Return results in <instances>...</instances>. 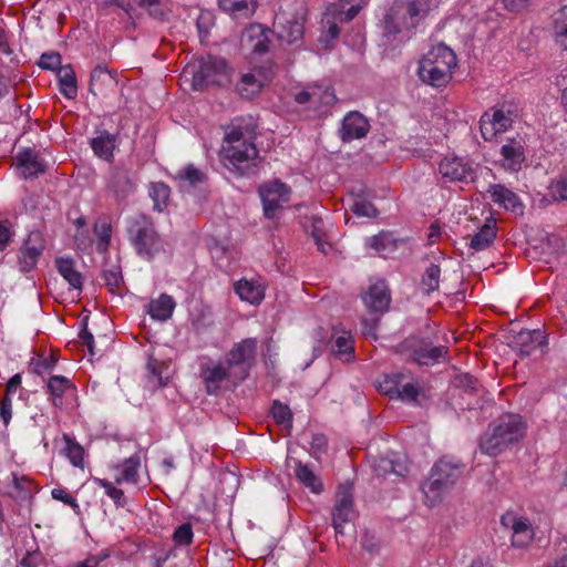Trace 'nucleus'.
<instances>
[{"label": "nucleus", "mask_w": 567, "mask_h": 567, "mask_svg": "<svg viewBox=\"0 0 567 567\" xmlns=\"http://www.w3.org/2000/svg\"><path fill=\"white\" fill-rule=\"evenodd\" d=\"M430 10V0H394L378 23L382 45L392 51L403 47Z\"/></svg>", "instance_id": "obj_1"}, {"label": "nucleus", "mask_w": 567, "mask_h": 567, "mask_svg": "<svg viewBox=\"0 0 567 567\" xmlns=\"http://www.w3.org/2000/svg\"><path fill=\"white\" fill-rule=\"evenodd\" d=\"M526 422L515 413H505L488 425L480 442L482 453L496 456L526 434Z\"/></svg>", "instance_id": "obj_2"}, {"label": "nucleus", "mask_w": 567, "mask_h": 567, "mask_svg": "<svg viewBox=\"0 0 567 567\" xmlns=\"http://www.w3.org/2000/svg\"><path fill=\"white\" fill-rule=\"evenodd\" d=\"M225 143L220 152L224 166L238 176L256 174L260 159L255 143L245 140L240 128L227 133Z\"/></svg>", "instance_id": "obj_3"}, {"label": "nucleus", "mask_w": 567, "mask_h": 567, "mask_svg": "<svg viewBox=\"0 0 567 567\" xmlns=\"http://www.w3.org/2000/svg\"><path fill=\"white\" fill-rule=\"evenodd\" d=\"M466 464L461 460L444 455L432 466L427 480L422 484V491L432 504L441 501L458 480L464 475Z\"/></svg>", "instance_id": "obj_4"}, {"label": "nucleus", "mask_w": 567, "mask_h": 567, "mask_svg": "<svg viewBox=\"0 0 567 567\" xmlns=\"http://www.w3.org/2000/svg\"><path fill=\"white\" fill-rule=\"evenodd\" d=\"M456 54L444 43L434 45L420 60L417 75L431 86H445L452 79V70L456 66Z\"/></svg>", "instance_id": "obj_5"}, {"label": "nucleus", "mask_w": 567, "mask_h": 567, "mask_svg": "<svg viewBox=\"0 0 567 567\" xmlns=\"http://www.w3.org/2000/svg\"><path fill=\"white\" fill-rule=\"evenodd\" d=\"M126 234L136 254L152 260L164 248L163 239L150 216L138 214L126 220Z\"/></svg>", "instance_id": "obj_6"}, {"label": "nucleus", "mask_w": 567, "mask_h": 567, "mask_svg": "<svg viewBox=\"0 0 567 567\" xmlns=\"http://www.w3.org/2000/svg\"><path fill=\"white\" fill-rule=\"evenodd\" d=\"M396 349L406 361L417 365L431 367L449 360V349L442 344L434 346L429 337L411 334Z\"/></svg>", "instance_id": "obj_7"}, {"label": "nucleus", "mask_w": 567, "mask_h": 567, "mask_svg": "<svg viewBox=\"0 0 567 567\" xmlns=\"http://www.w3.org/2000/svg\"><path fill=\"white\" fill-rule=\"evenodd\" d=\"M257 354V339L246 338L237 342L227 352L225 362L235 372V384L245 381L255 364Z\"/></svg>", "instance_id": "obj_8"}, {"label": "nucleus", "mask_w": 567, "mask_h": 567, "mask_svg": "<svg viewBox=\"0 0 567 567\" xmlns=\"http://www.w3.org/2000/svg\"><path fill=\"white\" fill-rule=\"evenodd\" d=\"M228 82V64L221 58L208 56L193 70V87L202 90L208 85H224Z\"/></svg>", "instance_id": "obj_9"}, {"label": "nucleus", "mask_w": 567, "mask_h": 567, "mask_svg": "<svg viewBox=\"0 0 567 567\" xmlns=\"http://www.w3.org/2000/svg\"><path fill=\"white\" fill-rule=\"evenodd\" d=\"M274 25L280 41H285L289 44L301 43L305 33L303 8L300 7V9L295 12L280 8L275 16Z\"/></svg>", "instance_id": "obj_10"}, {"label": "nucleus", "mask_w": 567, "mask_h": 567, "mask_svg": "<svg viewBox=\"0 0 567 567\" xmlns=\"http://www.w3.org/2000/svg\"><path fill=\"white\" fill-rule=\"evenodd\" d=\"M261 198L264 215L268 219L277 217V213L289 203L291 188L280 179L264 183L258 187Z\"/></svg>", "instance_id": "obj_11"}, {"label": "nucleus", "mask_w": 567, "mask_h": 567, "mask_svg": "<svg viewBox=\"0 0 567 567\" xmlns=\"http://www.w3.org/2000/svg\"><path fill=\"white\" fill-rule=\"evenodd\" d=\"M47 247L44 235L40 230L31 231L23 240L17 254V265L21 272L32 271Z\"/></svg>", "instance_id": "obj_12"}, {"label": "nucleus", "mask_w": 567, "mask_h": 567, "mask_svg": "<svg viewBox=\"0 0 567 567\" xmlns=\"http://www.w3.org/2000/svg\"><path fill=\"white\" fill-rule=\"evenodd\" d=\"M354 516L352 485L346 483L339 486L336 504L332 509V526L337 535H343V525Z\"/></svg>", "instance_id": "obj_13"}, {"label": "nucleus", "mask_w": 567, "mask_h": 567, "mask_svg": "<svg viewBox=\"0 0 567 567\" xmlns=\"http://www.w3.org/2000/svg\"><path fill=\"white\" fill-rule=\"evenodd\" d=\"M439 173L447 182H474L476 171L472 162L466 158L453 156L445 157L439 164Z\"/></svg>", "instance_id": "obj_14"}, {"label": "nucleus", "mask_w": 567, "mask_h": 567, "mask_svg": "<svg viewBox=\"0 0 567 567\" xmlns=\"http://www.w3.org/2000/svg\"><path fill=\"white\" fill-rule=\"evenodd\" d=\"M200 378L203 379L206 392L209 395L218 394L224 381H233L235 383V372L225 361H217L212 364H202Z\"/></svg>", "instance_id": "obj_15"}, {"label": "nucleus", "mask_w": 567, "mask_h": 567, "mask_svg": "<svg viewBox=\"0 0 567 567\" xmlns=\"http://www.w3.org/2000/svg\"><path fill=\"white\" fill-rule=\"evenodd\" d=\"M14 167L23 179H33L45 172V163L32 147L21 148L14 156Z\"/></svg>", "instance_id": "obj_16"}, {"label": "nucleus", "mask_w": 567, "mask_h": 567, "mask_svg": "<svg viewBox=\"0 0 567 567\" xmlns=\"http://www.w3.org/2000/svg\"><path fill=\"white\" fill-rule=\"evenodd\" d=\"M369 131V120L358 111H350L342 118L338 135L343 143H350L365 137Z\"/></svg>", "instance_id": "obj_17"}, {"label": "nucleus", "mask_w": 567, "mask_h": 567, "mask_svg": "<svg viewBox=\"0 0 567 567\" xmlns=\"http://www.w3.org/2000/svg\"><path fill=\"white\" fill-rule=\"evenodd\" d=\"M488 198L499 207L515 215L524 214V204L519 196L504 184H489L486 189Z\"/></svg>", "instance_id": "obj_18"}, {"label": "nucleus", "mask_w": 567, "mask_h": 567, "mask_svg": "<svg viewBox=\"0 0 567 567\" xmlns=\"http://www.w3.org/2000/svg\"><path fill=\"white\" fill-rule=\"evenodd\" d=\"M504 526L512 528V545L516 548H525L534 538V530L529 520L525 517H516L512 514L502 516Z\"/></svg>", "instance_id": "obj_19"}, {"label": "nucleus", "mask_w": 567, "mask_h": 567, "mask_svg": "<svg viewBox=\"0 0 567 567\" xmlns=\"http://www.w3.org/2000/svg\"><path fill=\"white\" fill-rule=\"evenodd\" d=\"M501 155L503 157L502 167L504 169L509 172L520 171L526 159L525 145L522 137L508 138L501 147Z\"/></svg>", "instance_id": "obj_20"}, {"label": "nucleus", "mask_w": 567, "mask_h": 567, "mask_svg": "<svg viewBox=\"0 0 567 567\" xmlns=\"http://www.w3.org/2000/svg\"><path fill=\"white\" fill-rule=\"evenodd\" d=\"M547 343V337L540 329H522L514 336L512 348L517 350L522 357L529 355L535 349Z\"/></svg>", "instance_id": "obj_21"}, {"label": "nucleus", "mask_w": 567, "mask_h": 567, "mask_svg": "<svg viewBox=\"0 0 567 567\" xmlns=\"http://www.w3.org/2000/svg\"><path fill=\"white\" fill-rule=\"evenodd\" d=\"M363 302L371 311L380 313L385 312L391 302L390 289L385 281H378L370 286L369 290L363 296Z\"/></svg>", "instance_id": "obj_22"}, {"label": "nucleus", "mask_w": 567, "mask_h": 567, "mask_svg": "<svg viewBox=\"0 0 567 567\" xmlns=\"http://www.w3.org/2000/svg\"><path fill=\"white\" fill-rule=\"evenodd\" d=\"M269 29H265L261 24H251L243 33V41L255 54L262 55L269 51L270 39L268 37Z\"/></svg>", "instance_id": "obj_23"}, {"label": "nucleus", "mask_w": 567, "mask_h": 567, "mask_svg": "<svg viewBox=\"0 0 567 567\" xmlns=\"http://www.w3.org/2000/svg\"><path fill=\"white\" fill-rule=\"evenodd\" d=\"M96 134L97 135L90 141L93 153L106 162H112L117 136L106 130L96 131Z\"/></svg>", "instance_id": "obj_24"}, {"label": "nucleus", "mask_w": 567, "mask_h": 567, "mask_svg": "<svg viewBox=\"0 0 567 567\" xmlns=\"http://www.w3.org/2000/svg\"><path fill=\"white\" fill-rule=\"evenodd\" d=\"M107 186L117 200H124L134 192V184L124 169H113Z\"/></svg>", "instance_id": "obj_25"}, {"label": "nucleus", "mask_w": 567, "mask_h": 567, "mask_svg": "<svg viewBox=\"0 0 567 567\" xmlns=\"http://www.w3.org/2000/svg\"><path fill=\"white\" fill-rule=\"evenodd\" d=\"M71 389H74V384L64 375H51L47 381V391L50 394V401L59 409L63 406L64 393Z\"/></svg>", "instance_id": "obj_26"}, {"label": "nucleus", "mask_w": 567, "mask_h": 567, "mask_svg": "<svg viewBox=\"0 0 567 567\" xmlns=\"http://www.w3.org/2000/svg\"><path fill=\"white\" fill-rule=\"evenodd\" d=\"M551 35L555 44L563 51H567V6L553 14Z\"/></svg>", "instance_id": "obj_27"}, {"label": "nucleus", "mask_w": 567, "mask_h": 567, "mask_svg": "<svg viewBox=\"0 0 567 567\" xmlns=\"http://www.w3.org/2000/svg\"><path fill=\"white\" fill-rule=\"evenodd\" d=\"M61 94L73 100L78 96V80L71 64H65L56 72Z\"/></svg>", "instance_id": "obj_28"}, {"label": "nucleus", "mask_w": 567, "mask_h": 567, "mask_svg": "<svg viewBox=\"0 0 567 567\" xmlns=\"http://www.w3.org/2000/svg\"><path fill=\"white\" fill-rule=\"evenodd\" d=\"M175 301L172 296L162 293L157 299L151 300L148 303L150 316L159 321H166L173 315Z\"/></svg>", "instance_id": "obj_29"}, {"label": "nucleus", "mask_w": 567, "mask_h": 567, "mask_svg": "<svg viewBox=\"0 0 567 567\" xmlns=\"http://www.w3.org/2000/svg\"><path fill=\"white\" fill-rule=\"evenodd\" d=\"M295 475L310 492L320 494L323 491V484L320 477L308 465L302 464L300 461L296 463Z\"/></svg>", "instance_id": "obj_30"}, {"label": "nucleus", "mask_w": 567, "mask_h": 567, "mask_svg": "<svg viewBox=\"0 0 567 567\" xmlns=\"http://www.w3.org/2000/svg\"><path fill=\"white\" fill-rule=\"evenodd\" d=\"M399 241L393 233L384 230L369 238L370 247L383 257L394 252L398 249Z\"/></svg>", "instance_id": "obj_31"}, {"label": "nucleus", "mask_w": 567, "mask_h": 567, "mask_svg": "<svg viewBox=\"0 0 567 567\" xmlns=\"http://www.w3.org/2000/svg\"><path fill=\"white\" fill-rule=\"evenodd\" d=\"M497 235L496 221L489 219L478 233L471 239L470 247L474 250H483L488 248Z\"/></svg>", "instance_id": "obj_32"}, {"label": "nucleus", "mask_w": 567, "mask_h": 567, "mask_svg": "<svg viewBox=\"0 0 567 567\" xmlns=\"http://www.w3.org/2000/svg\"><path fill=\"white\" fill-rule=\"evenodd\" d=\"M235 292L241 300L251 305H259L264 299V290L260 286L254 285L251 281L241 279L234 285Z\"/></svg>", "instance_id": "obj_33"}, {"label": "nucleus", "mask_w": 567, "mask_h": 567, "mask_svg": "<svg viewBox=\"0 0 567 567\" xmlns=\"http://www.w3.org/2000/svg\"><path fill=\"white\" fill-rule=\"evenodd\" d=\"M219 8L236 17H249L256 10V0H218Z\"/></svg>", "instance_id": "obj_34"}, {"label": "nucleus", "mask_w": 567, "mask_h": 567, "mask_svg": "<svg viewBox=\"0 0 567 567\" xmlns=\"http://www.w3.org/2000/svg\"><path fill=\"white\" fill-rule=\"evenodd\" d=\"M262 87V82L252 73L243 74L236 84L238 94L246 100H250L258 95Z\"/></svg>", "instance_id": "obj_35"}, {"label": "nucleus", "mask_w": 567, "mask_h": 567, "mask_svg": "<svg viewBox=\"0 0 567 567\" xmlns=\"http://www.w3.org/2000/svg\"><path fill=\"white\" fill-rule=\"evenodd\" d=\"M56 269L59 274L74 289H82V275L75 269L74 261L71 258H58Z\"/></svg>", "instance_id": "obj_36"}, {"label": "nucleus", "mask_w": 567, "mask_h": 567, "mask_svg": "<svg viewBox=\"0 0 567 567\" xmlns=\"http://www.w3.org/2000/svg\"><path fill=\"white\" fill-rule=\"evenodd\" d=\"M148 195L153 200L154 210L162 213L168 205L171 188L163 182L150 184Z\"/></svg>", "instance_id": "obj_37"}, {"label": "nucleus", "mask_w": 567, "mask_h": 567, "mask_svg": "<svg viewBox=\"0 0 567 567\" xmlns=\"http://www.w3.org/2000/svg\"><path fill=\"white\" fill-rule=\"evenodd\" d=\"M150 377L157 382L159 388L167 385L169 380V364L159 361L154 355L150 354L146 363Z\"/></svg>", "instance_id": "obj_38"}, {"label": "nucleus", "mask_w": 567, "mask_h": 567, "mask_svg": "<svg viewBox=\"0 0 567 567\" xmlns=\"http://www.w3.org/2000/svg\"><path fill=\"white\" fill-rule=\"evenodd\" d=\"M441 278V268L439 265L430 264L422 274L420 289L423 295L430 296L439 290Z\"/></svg>", "instance_id": "obj_39"}, {"label": "nucleus", "mask_w": 567, "mask_h": 567, "mask_svg": "<svg viewBox=\"0 0 567 567\" xmlns=\"http://www.w3.org/2000/svg\"><path fill=\"white\" fill-rule=\"evenodd\" d=\"M104 284L112 295L122 296L124 280L120 265H113L110 269L102 270Z\"/></svg>", "instance_id": "obj_40"}, {"label": "nucleus", "mask_w": 567, "mask_h": 567, "mask_svg": "<svg viewBox=\"0 0 567 567\" xmlns=\"http://www.w3.org/2000/svg\"><path fill=\"white\" fill-rule=\"evenodd\" d=\"M332 353L344 362L354 359V346L350 334L343 333L334 340L332 344Z\"/></svg>", "instance_id": "obj_41"}, {"label": "nucleus", "mask_w": 567, "mask_h": 567, "mask_svg": "<svg viewBox=\"0 0 567 567\" xmlns=\"http://www.w3.org/2000/svg\"><path fill=\"white\" fill-rule=\"evenodd\" d=\"M114 82V79L110 74L107 68L105 65H96L90 76L89 91L93 95H97V90H101L103 85H109Z\"/></svg>", "instance_id": "obj_42"}, {"label": "nucleus", "mask_w": 567, "mask_h": 567, "mask_svg": "<svg viewBox=\"0 0 567 567\" xmlns=\"http://www.w3.org/2000/svg\"><path fill=\"white\" fill-rule=\"evenodd\" d=\"M338 23H340V21L336 18L334 13H331L330 11L324 13L322 19L324 31L319 39L320 42L324 43V47H328L331 41L338 39L340 34Z\"/></svg>", "instance_id": "obj_43"}, {"label": "nucleus", "mask_w": 567, "mask_h": 567, "mask_svg": "<svg viewBox=\"0 0 567 567\" xmlns=\"http://www.w3.org/2000/svg\"><path fill=\"white\" fill-rule=\"evenodd\" d=\"M141 465L138 455H133L126 458L123 463V470L120 477H116L115 482L121 484L123 482L136 484L138 481L137 470Z\"/></svg>", "instance_id": "obj_44"}, {"label": "nucleus", "mask_w": 567, "mask_h": 567, "mask_svg": "<svg viewBox=\"0 0 567 567\" xmlns=\"http://www.w3.org/2000/svg\"><path fill=\"white\" fill-rule=\"evenodd\" d=\"M270 413L278 425L287 430L292 427V412L287 404L275 400L271 404Z\"/></svg>", "instance_id": "obj_45"}, {"label": "nucleus", "mask_w": 567, "mask_h": 567, "mask_svg": "<svg viewBox=\"0 0 567 567\" xmlns=\"http://www.w3.org/2000/svg\"><path fill=\"white\" fill-rule=\"evenodd\" d=\"M403 379L404 375L402 373L386 374L379 382L378 389L381 393L389 395L393 400L399 393Z\"/></svg>", "instance_id": "obj_46"}, {"label": "nucleus", "mask_w": 567, "mask_h": 567, "mask_svg": "<svg viewBox=\"0 0 567 567\" xmlns=\"http://www.w3.org/2000/svg\"><path fill=\"white\" fill-rule=\"evenodd\" d=\"M362 2H355L351 4H333L329 10L331 13H334L336 18L340 21V23L349 22L354 19L360 10L363 8Z\"/></svg>", "instance_id": "obj_47"}, {"label": "nucleus", "mask_w": 567, "mask_h": 567, "mask_svg": "<svg viewBox=\"0 0 567 567\" xmlns=\"http://www.w3.org/2000/svg\"><path fill=\"white\" fill-rule=\"evenodd\" d=\"M512 111L505 112L504 110H495L491 115V135H495L498 132H504L512 126Z\"/></svg>", "instance_id": "obj_48"}, {"label": "nucleus", "mask_w": 567, "mask_h": 567, "mask_svg": "<svg viewBox=\"0 0 567 567\" xmlns=\"http://www.w3.org/2000/svg\"><path fill=\"white\" fill-rule=\"evenodd\" d=\"M176 178L181 182H187L190 186H195L203 184L206 181V175L193 164H188L178 171Z\"/></svg>", "instance_id": "obj_49"}, {"label": "nucleus", "mask_w": 567, "mask_h": 567, "mask_svg": "<svg viewBox=\"0 0 567 567\" xmlns=\"http://www.w3.org/2000/svg\"><path fill=\"white\" fill-rule=\"evenodd\" d=\"M97 237L96 249L99 252H105L111 243L112 228L109 223H96L93 228Z\"/></svg>", "instance_id": "obj_50"}, {"label": "nucleus", "mask_w": 567, "mask_h": 567, "mask_svg": "<svg viewBox=\"0 0 567 567\" xmlns=\"http://www.w3.org/2000/svg\"><path fill=\"white\" fill-rule=\"evenodd\" d=\"M95 483L105 489V494L113 499L116 507L126 505V497L121 488L113 486L111 482L104 478H95Z\"/></svg>", "instance_id": "obj_51"}, {"label": "nucleus", "mask_w": 567, "mask_h": 567, "mask_svg": "<svg viewBox=\"0 0 567 567\" xmlns=\"http://www.w3.org/2000/svg\"><path fill=\"white\" fill-rule=\"evenodd\" d=\"M193 526L190 523H183L173 533V542L176 547L189 546L193 543Z\"/></svg>", "instance_id": "obj_52"}, {"label": "nucleus", "mask_w": 567, "mask_h": 567, "mask_svg": "<svg viewBox=\"0 0 567 567\" xmlns=\"http://www.w3.org/2000/svg\"><path fill=\"white\" fill-rule=\"evenodd\" d=\"M61 54L55 51L45 52L40 56V60L38 62V65L42 70L48 71H54L58 72L60 68L63 65L61 64Z\"/></svg>", "instance_id": "obj_53"}, {"label": "nucleus", "mask_w": 567, "mask_h": 567, "mask_svg": "<svg viewBox=\"0 0 567 567\" xmlns=\"http://www.w3.org/2000/svg\"><path fill=\"white\" fill-rule=\"evenodd\" d=\"M51 496L55 501H60L65 505H69L76 515L81 514V507L76 499L66 492L65 488L56 487L51 491Z\"/></svg>", "instance_id": "obj_54"}, {"label": "nucleus", "mask_w": 567, "mask_h": 567, "mask_svg": "<svg viewBox=\"0 0 567 567\" xmlns=\"http://www.w3.org/2000/svg\"><path fill=\"white\" fill-rule=\"evenodd\" d=\"M549 195L555 202H567V177L553 181L549 186Z\"/></svg>", "instance_id": "obj_55"}, {"label": "nucleus", "mask_w": 567, "mask_h": 567, "mask_svg": "<svg viewBox=\"0 0 567 567\" xmlns=\"http://www.w3.org/2000/svg\"><path fill=\"white\" fill-rule=\"evenodd\" d=\"M83 447L80 444L72 442L70 439H66V456L73 466L83 467Z\"/></svg>", "instance_id": "obj_56"}, {"label": "nucleus", "mask_w": 567, "mask_h": 567, "mask_svg": "<svg viewBox=\"0 0 567 567\" xmlns=\"http://www.w3.org/2000/svg\"><path fill=\"white\" fill-rule=\"evenodd\" d=\"M351 210L354 215L360 217H375L378 215L375 206L365 199L354 200Z\"/></svg>", "instance_id": "obj_57"}, {"label": "nucleus", "mask_w": 567, "mask_h": 567, "mask_svg": "<svg viewBox=\"0 0 567 567\" xmlns=\"http://www.w3.org/2000/svg\"><path fill=\"white\" fill-rule=\"evenodd\" d=\"M316 100L313 101V110H318L320 106L333 105L337 102V97L333 91L329 87L321 90L320 87L315 89Z\"/></svg>", "instance_id": "obj_58"}, {"label": "nucleus", "mask_w": 567, "mask_h": 567, "mask_svg": "<svg viewBox=\"0 0 567 567\" xmlns=\"http://www.w3.org/2000/svg\"><path fill=\"white\" fill-rule=\"evenodd\" d=\"M419 394L420 388L415 383H401L399 393L394 399L401 400L403 402H416Z\"/></svg>", "instance_id": "obj_59"}, {"label": "nucleus", "mask_w": 567, "mask_h": 567, "mask_svg": "<svg viewBox=\"0 0 567 567\" xmlns=\"http://www.w3.org/2000/svg\"><path fill=\"white\" fill-rule=\"evenodd\" d=\"M89 319L90 316L86 315L81 320V330L79 332V339L82 341L83 344L86 346L90 355H94V337L87 329Z\"/></svg>", "instance_id": "obj_60"}, {"label": "nucleus", "mask_w": 567, "mask_h": 567, "mask_svg": "<svg viewBox=\"0 0 567 567\" xmlns=\"http://www.w3.org/2000/svg\"><path fill=\"white\" fill-rule=\"evenodd\" d=\"M377 471L381 472L382 474L393 473L398 476H403L406 470L399 462L383 458L378 464Z\"/></svg>", "instance_id": "obj_61"}, {"label": "nucleus", "mask_w": 567, "mask_h": 567, "mask_svg": "<svg viewBox=\"0 0 567 567\" xmlns=\"http://www.w3.org/2000/svg\"><path fill=\"white\" fill-rule=\"evenodd\" d=\"M29 370L38 374L40 377H44L45 374H50L52 372L51 367L42 355L34 357L29 362Z\"/></svg>", "instance_id": "obj_62"}, {"label": "nucleus", "mask_w": 567, "mask_h": 567, "mask_svg": "<svg viewBox=\"0 0 567 567\" xmlns=\"http://www.w3.org/2000/svg\"><path fill=\"white\" fill-rule=\"evenodd\" d=\"M13 231L8 219L0 220V252L4 251L12 241Z\"/></svg>", "instance_id": "obj_63"}, {"label": "nucleus", "mask_w": 567, "mask_h": 567, "mask_svg": "<svg viewBox=\"0 0 567 567\" xmlns=\"http://www.w3.org/2000/svg\"><path fill=\"white\" fill-rule=\"evenodd\" d=\"M310 445L312 455L319 457V455L327 453L328 440L323 434L317 433L312 435Z\"/></svg>", "instance_id": "obj_64"}]
</instances>
